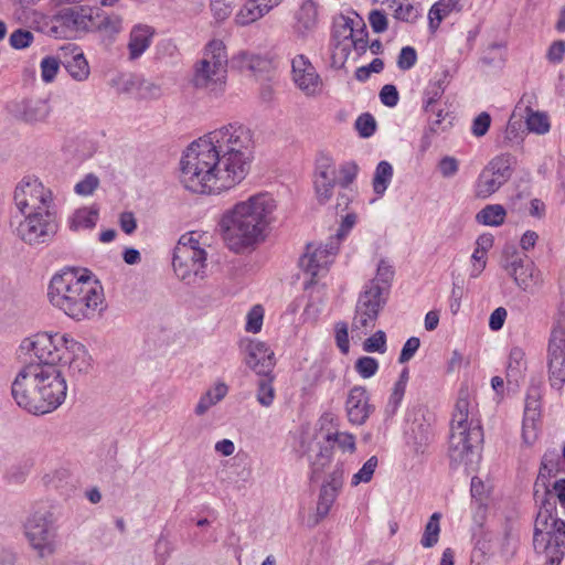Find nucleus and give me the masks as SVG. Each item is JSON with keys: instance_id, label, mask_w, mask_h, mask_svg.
<instances>
[{"instance_id": "f257e3e1", "label": "nucleus", "mask_w": 565, "mask_h": 565, "mask_svg": "<svg viewBox=\"0 0 565 565\" xmlns=\"http://www.w3.org/2000/svg\"><path fill=\"white\" fill-rule=\"evenodd\" d=\"M252 131L228 124L192 141L180 161V179L194 193L218 194L245 179L253 158Z\"/></svg>"}, {"instance_id": "f03ea898", "label": "nucleus", "mask_w": 565, "mask_h": 565, "mask_svg": "<svg viewBox=\"0 0 565 565\" xmlns=\"http://www.w3.org/2000/svg\"><path fill=\"white\" fill-rule=\"evenodd\" d=\"M47 299L76 322L94 320L107 308L103 285L87 269L64 268L55 273L47 287Z\"/></svg>"}, {"instance_id": "7ed1b4c3", "label": "nucleus", "mask_w": 565, "mask_h": 565, "mask_svg": "<svg viewBox=\"0 0 565 565\" xmlns=\"http://www.w3.org/2000/svg\"><path fill=\"white\" fill-rule=\"evenodd\" d=\"M276 207L274 198L262 192L226 210L218 221L220 234L226 247L241 254L264 242Z\"/></svg>"}, {"instance_id": "20e7f679", "label": "nucleus", "mask_w": 565, "mask_h": 565, "mask_svg": "<svg viewBox=\"0 0 565 565\" xmlns=\"http://www.w3.org/2000/svg\"><path fill=\"white\" fill-rule=\"evenodd\" d=\"M15 403L33 415H44L63 404L67 384L60 366L24 365L11 387Z\"/></svg>"}, {"instance_id": "39448f33", "label": "nucleus", "mask_w": 565, "mask_h": 565, "mask_svg": "<svg viewBox=\"0 0 565 565\" xmlns=\"http://www.w3.org/2000/svg\"><path fill=\"white\" fill-rule=\"evenodd\" d=\"M483 431L477 416V406L467 386L461 387L452 412L448 455L456 467L467 471L477 468L481 460Z\"/></svg>"}, {"instance_id": "423d86ee", "label": "nucleus", "mask_w": 565, "mask_h": 565, "mask_svg": "<svg viewBox=\"0 0 565 565\" xmlns=\"http://www.w3.org/2000/svg\"><path fill=\"white\" fill-rule=\"evenodd\" d=\"M227 65L225 43L220 39L209 41L202 50L201 58L193 65V86L212 94L223 93L227 82Z\"/></svg>"}, {"instance_id": "0eeeda50", "label": "nucleus", "mask_w": 565, "mask_h": 565, "mask_svg": "<svg viewBox=\"0 0 565 565\" xmlns=\"http://www.w3.org/2000/svg\"><path fill=\"white\" fill-rule=\"evenodd\" d=\"M359 164L353 161H344L340 164L329 156L320 154L316 159L312 175L313 191L319 204H327L334 195V188H350L358 179Z\"/></svg>"}, {"instance_id": "6e6552de", "label": "nucleus", "mask_w": 565, "mask_h": 565, "mask_svg": "<svg viewBox=\"0 0 565 565\" xmlns=\"http://www.w3.org/2000/svg\"><path fill=\"white\" fill-rule=\"evenodd\" d=\"M68 334L39 332L23 342L31 351V361L26 365L60 366L66 354Z\"/></svg>"}, {"instance_id": "1a4fd4ad", "label": "nucleus", "mask_w": 565, "mask_h": 565, "mask_svg": "<svg viewBox=\"0 0 565 565\" xmlns=\"http://www.w3.org/2000/svg\"><path fill=\"white\" fill-rule=\"evenodd\" d=\"M14 234L25 244L36 245L49 242L56 233L57 225L50 210L21 214L11 221Z\"/></svg>"}, {"instance_id": "9d476101", "label": "nucleus", "mask_w": 565, "mask_h": 565, "mask_svg": "<svg viewBox=\"0 0 565 565\" xmlns=\"http://www.w3.org/2000/svg\"><path fill=\"white\" fill-rule=\"evenodd\" d=\"M382 294L383 288L372 282L359 296L351 322L353 339H362L375 327L380 311L385 303Z\"/></svg>"}, {"instance_id": "9b49d317", "label": "nucleus", "mask_w": 565, "mask_h": 565, "mask_svg": "<svg viewBox=\"0 0 565 565\" xmlns=\"http://www.w3.org/2000/svg\"><path fill=\"white\" fill-rule=\"evenodd\" d=\"M13 201L20 214L50 210L53 193L38 178L26 175L17 184Z\"/></svg>"}, {"instance_id": "f8f14e48", "label": "nucleus", "mask_w": 565, "mask_h": 565, "mask_svg": "<svg viewBox=\"0 0 565 565\" xmlns=\"http://www.w3.org/2000/svg\"><path fill=\"white\" fill-rule=\"evenodd\" d=\"M511 174V158L509 154L492 158L477 177L473 183V195L480 200L489 199L508 182Z\"/></svg>"}, {"instance_id": "ddd939ff", "label": "nucleus", "mask_w": 565, "mask_h": 565, "mask_svg": "<svg viewBox=\"0 0 565 565\" xmlns=\"http://www.w3.org/2000/svg\"><path fill=\"white\" fill-rule=\"evenodd\" d=\"M338 250L337 239H329L324 244H307L306 250L299 259V266L306 275L310 276V284H315L329 271Z\"/></svg>"}, {"instance_id": "4468645a", "label": "nucleus", "mask_w": 565, "mask_h": 565, "mask_svg": "<svg viewBox=\"0 0 565 565\" xmlns=\"http://www.w3.org/2000/svg\"><path fill=\"white\" fill-rule=\"evenodd\" d=\"M25 534L31 546L41 557L55 551L56 529L51 513L34 514L25 524Z\"/></svg>"}, {"instance_id": "2eb2a0df", "label": "nucleus", "mask_w": 565, "mask_h": 565, "mask_svg": "<svg viewBox=\"0 0 565 565\" xmlns=\"http://www.w3.org/2000/svg\"><path fill=\"white\" fill-rule=\"evenodd\" d=\"M94 30L92 9L85 7L67 8L61 10L53 18L51 33L55 38H67L72 33L89 32Z\"/></svg>"}, {"instance_id": "dca6fc26", "label": "nucleus", "mask_w": 565, "mask_h": 565, "mask_svg": "<svg viewBox=\"0 0 565 565\" xmlns=\"http://www.w3.org/2000/svg\"><path fill=\"white\" fill-rule=\"evenodd\" d=\"M548 377L551 386L561 391L565 383V318L553 329L548 344Z\"/></svg>"}, {"instance_id": "f3484780", "label": "nucleus", "mask_w": 565, "mask_h": 565, "mask_svg": "<svg viewBox=\"0 0 565 565\" xmlns=\"http://www.w3.org/2000/svg\"><path fill=\"white\" fill-rule=\"evenodd\" d=\"M291 81L307 97L319 96L323 82L308 56L298 54L291 60Z\"/></svg>"}, {"instance_id": "a211bd4d", "label": "nucleus", "mask_w": 565, "mask_h": 565, "mask_svg": "<svg viewBox=\"0 0 565 565\" xmlns=\"http://www.w3.org/2000/svg\"><path fill=\"white\" fill-rule=\"evenodd\" d=\"M172 265L175 275L186 281L194 282L196 278L202 279L206 267V252H195L183 247H175Z\"/></svg>"}, {"instance_id": "6ab92c4d", "label": "nucleus", "mask_w": 565, "mask_h": 565, "mask_svg": "<svg viewBox=\"0 0 565 565\" xmlns=\"http://www.w3.org/2000/svg\"><path fill=\"white\" fill-rule=\"evenodd\" d=\"M505 269L523 291L533 292L544 284L543 274L533 262L525 263L518 257L507 264Z\"/></svg>"}, {"instance_id": "aec40b11", "label": "nucleus", "mask_w": 565, "mask_h": 565, "mask_svg": "<svg viewBox=\"0 0 565 565\" xmlns=\"http://www.w3.org/2000/svg\"><path fill=\"white\" fill-rule=\"evenodd\" d=\"M245 363L256 374L267 377L275 366V354L265 342L252 340L245 345Z\"/></svg>"}, {"instance_id": "412c9836", "label": "nucleus", "mask_w": 565, "mask_h": 565, "mask_svg": "<svg viewBox=\"0 0 565 565\" xmlns=\"http://www.w3.org/2000/svg\"><path fill=\"white\" fill-rule=\"evenodd\" d=\"M373 411L366 388L361 385L353 386L345 401L348 419L353 425H362Z\"/></svg>"}, {"instance_id": "4be33fe9", "label": "nucleus", "mask_w": 565, "mask_h": 565, "mask_svg": "<svg viewBox=\"0 0 565 565\" xmlns=\"http://www.w3.org/2000/svg\"><path fill=\"white\" fill-rule=\"evenodd\" d=\"M156 29L146 23L135 24L128 35L127 52L130 62L139 60L151 46Z\"/></svg>"}, {"instance_id": "5701e85b", "label": "nucleus", "mask_w": 565, "mask_h": 565, "mask_svg": "<svg viewBox=\"0 0 565 565\" xmlns=\"http://www.w3.org/2000/svg\"><path fill=\"white\" fill-rule=\"evenodd\" d=\"M294 30L301 36L312 34L319 24V4L315 0H302L294 13Z\"/></svg>"}, {"instance_id": "b1692460", "label": "nucleus", "mask_w": 565, "mask_h": 565, "mask_svg": "<svg viewBox=\"0 0 565 565\" xmlns=\"http://www.w3.org/2000/svg\"><path fill=\"white\" fill-rule=\"evenodd\" d=\"M282 0H246L235 14L236 25H249L276 8Z\"/></svg>"}, {"instance_id": "393cba45", "label": "nucleus", "mask_w": 565, "mask_h": 565, "mask_svg": "<svg viewBox=\"0 0 565 565\" xmlns=\"http://www.w3.org/2000/svg\"><path fill=\"white\" fill-rule=\"evenodd\" d=\"M65 60L63 65L70 76L77 81L84 82L89 77L90 68L84 53L77 46L62 47Z\"/></svg>"}, {"instance_id": "a878e982", "label": "nucleus", "mask_w": 565, "mask_h": 565, "mask_svg": "<svg viewBox=\"0 0 565 565\" xmlns=\"http://www.w3.org/2000/svg\"><path fill=\"white\" fill-rule=\"evenodd\" d=\"M65 364H68L73 373H87L92 369V358L86 348L72 337L68 340L65 358Z\"/></svg>"}, {"instance_id": "bb28decb", "label": "nucleus", "mask_w": 565, "mask_h": 565, "mask_svg": "<svg viewBox=\"0 0 565 565\" xmlns=\"http://www.w3.org/2000/svg\"><path fill=\"white\" fill-rule=\"evenodd\" d=\"M460 0H439L431 6L428 12V29L435 34L441 22L452 12L460 11Z\"/></svg>"}, {"instance_id": "cd10ccee", "label": "nucleus", "mask_w": 565, "mask_h": 565, "mask_svg": "<svg viewBox=\"0 0 565 565\" xmlns=\"http://www.w3.org/2000/svg\"><path fill=\"white\" fill-rule=\"evenodd\" d=\"M388 8L395 20L414 24L422 18V9L413 0H391Z\"/></svg>"}, {"instance_id": "c85d7f7f", "label": "nucleus", "mask_w": 565, "mask_h": 565, "mask_svg": "<svg viewBox=\"0 0 565 565\" xmlns=\"http://www.w3.org/2000/svg\"><path fill=\"white\" fill-rule=\"evenodd\" d=\"M99 210L95 205L77 209L70 215L68 228L74 232L93 230L98 221Z\"/></svg>"}, {"instance_id": "c756f323", "label": "nucleus", "mask_w": 565, "mask_h": 565, "mask_svg": "<svg viewBox=\"0 0 565 565\" xmlns=\"http://www.w3.org/2000/svg\"><path fill=\"white\" fill-rule=\"evenodd\" d=\"M394 169L393 166L382 160L377 163L373 178L372 188L377 196H383L393 180Z\"/></svg>"}, {"instance_id": "7c9ffc66", "label": "nucleus", "mask_w": 565, "mask_h": 565, "mask_svg": "<svg viewBox=\"0 0 565 565\" xmlns=\"http://www.w3.org/2000/svg\"><path fill=\"white\" fill-rule=\"evenodd\" d=\"M507 218V210L501 204H488L476 214V222L484 226L497 227Z\"/></svg>"}, {"instance_id": "2f4dec72", "label": "nucleus", "mask_w": 565, "mask_h": 565, "mask_svg": "<svg viewBox=\"0 0 565 565\" xmlns=\"http://www.w3.org/2000/svg\"><path fill=\"white\" fill-rule=\"evenodd\" d=\"M408 379V371L404 370L399 374L398 380L394 383L392 392L387 399V404L385 406V414L387 416H393L398 411L405 396Z\"/></svg>"}, {"instance_id": "473e14b6", "label": "nucleus", "mask_w": 565, "mask_h": 565, "mask_svg": "<svg viewBox=\"0 0 565 565\" xmlns=\"http://www.w3.org/2000/svg\"><path fill=\"white\" fill-rule=\"evenodd\" d=\"M228 392V387L225 383H216L211 390H209L203 396H201L195 413L203 415L210 407L222 401Z\"/></svg>"}, {"instance_id": "72a5a7b5", "label": "nucleus", "mask_w": 565, "mask_h": 565, "mask_svg": "<svg viewBox=\"0 0 565 565\" xmlns=\"http://www.w3.org/2000/svg\"><path fill=\"white\" fill-rule=\"evenodd\" d=\"M50 115V105L45 100L28 102L24 105L21 117L26 122H39L45 120Z\"/></svg>"}, {"instance_id": "f704fd0d", "label": "nucleus", "mask_w": 565, "mask_h": 565, "mask_svg": "<svg viewBox=\"0 0 565 565\" xmlns=\"http://www.w3.org/2000/svg\"><path fill=\"white\" fill-rule=\"evenodd\" d=\"M526 370L525 352L520 347L511 349L508 360L507 373L509 377L518 379Z\"/></svg>"}, {"instance_id": "c9c22d12", "label": "nucleus", "mask_w": 565, "mask_h": 565, "mask_svg": "<svg viewBox=\"0 0 565 565\" xmlns=\"http://www.w3.org/2000/svg\"><path fill=\"white\" fill-rule=\"evenodd\" d=\"M440 518L441 515L438 512L433 513L429 518L420 540L423 547L429 548L437 544L440 534Z\"/></svg>"}, {"instance_id": "e433bc0d", "label": "nucleus", "mask_w": 565, "mask_h": 565, "mask_svg": "<svg viewBox=\"0 0 565 565\" xmlns=\"http://www.w3.org/2000/svg\"><path fill=\"white\" fill-rule=\"evenodd\" d=\"M122 28V19L118 14H97L94 17V30L106 33H119Z\"/></svg>"}, {"instance_id": "4c0bfd02", "label": "nucleus", "mask_w": 565, "mask_h": 565, "mask_svg": "<svg viewBox=\"0 0 565 565\" xmlns=\"http://www.w3.org/2000/svg\"><path fill=\"white\" fill-rule=\"evenodd\" d=\"M338 495L334 492V490L330 489L329 487H321L319 499L317 502L316 523H318L320 520L324 519L328 515Z\"/></svg>"}, {"instance_id": "58836bf2", "label": "nucleus", "mask_w": 565, "mask_h": 565, "mask_svg": "<svg viewBox=\"0 0 565 565\" xmlns=\"http://www.w3.org/2000/svg\"><path fill=\"white\" fill-rule=\"evenodd\" d=\"M526 127L530 131L544 135L550 131V118L545 113L531 111L526 117Z\"/></svg>"}, {"instance_id": "ea45409f", "label": "nucleus", "mask_w": 565, "mask_h": 565, "mask_svg": "<svg viewBox=\"0 0 565 565\" xmlns=\"http://www.w3.org/2000/svg\"><path fill=\"white\" fill-rule=\"evenodd\" d=\"M273 382L274 376H267L266 379L260 380L258 383L256 398L257 402L264 407L271 406L275 401L276 394Z\"/></svg>"}, {"instance_id": "a19ab883", "label": "nucleus", "mask_w": 565, "mask_h": 565, "mask_svg": "<svg viewBox=\"0 0 565 565\" xmlns=\"http://www.w3.org/2000/svg\"><path fill=\"white\" fill-rule=\"evenodd\" d=\"M379 466V459L376 456L370 457L362 468L352 476L351 486L356 487L360 483H367L372 480L373 475Z\"/></svg>"}, {"instance_id": "79ce46f5", "label": "nucleus", "mask_w": 565, "mask_h": 565, "mask_svg": "<svg viewBox=\"0 0 565 565\" xmlns=\"http://www.w3.org/2000/svg\"><path fill=\"white\" fill-rule=\"evenodd\" d=\"M60 58L55 56L43 57L40 63L41 79L46 84L54 82L60 71Z\"/></svg>"}, {"instance_id": "37998d69", "label": "nucleus", "mask_w": 565, "mask_h": 565, "mask_svg": "<svg viewBox=\"0 0 565 565\" xmlns=\"http://www.w3.org/2000/svg\"><path fill=\"white\" fill-rule=\"evenodd\" d=\"M380 369V363L375 358L372 356H361L354 363L355 372L362 379H371L373 377Z\"/></svg>"}, {"instance_id": "c03bdc74", "label": "nucleus", "mask_w": 565, "mask_h": 565, "mask_svg": "<svg viewBox=\"0 0 565 565\" xmlns=\"http://www.w3.org/2000/svg\"><path fill=\"white\" fill-rule=\"evenodd\" d=\"M204 235L198 231H191L183 234L175 247H183L195 252H205L203 242Z\"/></svg>"}, {"instance_id": "a18cd8bd", "label": "nucleus", "mask_w": 565, "mask_h": 565, "mask_svg": "<svg viewBox=\"0 0 565 565\" xmlns=\"http://www.w3.org/2000/svg\"><path fill=\"white\" fill-rule=\"evenodd\" d=\"M387 350V340L384 331L379 330L366 338L363 342V351L367 353H385Z\"/></svg>"}, {"instance_id": "49530a36", "label": "nucleus", "mask_w": 565, "mask_h": 565, "mask_svg": "<svg viewBox=\"0 0 565 565\" xmlns=\"http://www.w3.org/2000/svg\"><path fill=\"white\" fill-rule=\"evenodd\" d=\"M264 320V308L260 305L254 306L246 317V331L257 333L262 330Z\"/></svg>"}, {"instance_id": "de8ad7c7", "label": "nucleus", "mask_w": 565, "mask_h": 565, "mask_svg": "<svg viewBox=\"0 0 565 565\" xmlns=\"http://www.w3.org/2000/svg\"><path fill=\"white\" fill-rule=\"evenodd\" d=\"M334 338L340 352L348 354L350 351L349 326L345 321H339L334 326Z\"/></svg>"}, {"instance_id": "09e8293b", "label": "nucleus", "mask_w": 565, "mask_h": 565, "mask_svg": "<svg viewBox=\"0 0 565 565\" xmlns=\"http://www.w3.org/2000/svg\"><path fill=\"white\" fill-rule=\"evenodd\" d=\"M34 41V35L31 31L18 29L10 35V45L15 50H23L29 47Z\"/></svg>"}, {"instance_id": "8fccbe9b", "label": "nucleus", "mask_w": 565, "mask_h": 565, "mask_svg": "<svg viewBox=\"0 0 565 565\" xmlns=\"http://www.w3.org/2000/svg\"><path fill=\"white\" fill-rule=\"evenodd\" d=\"M369 24L374 33H384L388 28V19L383 10L374 9L369 12Z\"/></svg>"}, {"instance_id": "3c124183", "label": "nucleus", "mask_w": 565, "mask_h": 565, "mask_svg": "<svg viewBox=\"0 0 565 565\" xmlns=\"http://www.w3.org/2000/svg\"><path fill=\"white\" fill-rule=\"evenodd\" d=\"M327 439L329 441H335L339 447L345 451V452H354L355 451V436L351 433H335V434H329L327 436Z\"/></svg>"}, {"instance_id": "603ef678", "label": "nucleus", "mask_w": 565, "mask_h": 565, "mask_svg": "<svg viewBox=\"0 0 565 565\" xmlns=\"http://www.w3.org/2000/svg\"><path fill=\"white\" fill-rule=\"evenodd\" d=\"M358 222V215L355 213H348L341 221L340 226L335 236H331L329 239H337L338 247L340 248L341 241H343L351 230Z\"/></svg>"}, {"instance_id": "864d4df0", "label": "nucleus", "mask_w": 565, "mask_h": 565, "mask_svg": "<svg viewBox=\"0 0 565 565\" xmlns=\"http://www.w3.org/2000/svg\"><path fill=\"white\" fill-rule=\"evenodd\" d=\"M417 63V52L413 46L402 47L398 58L397 66L402 71H408Z\"/></svg>"}, {"instance_id": "5fc2aeb1", "label": "nucleus", "mask_w": 565, "mask_h": 565, "mask_svg": "<svg viewBox=\"0 0 565 565\" xmlns=\"http://www.w3.org/2000/svg\"><path fill=\"white\" fill-rule=\"evenodd\" d=\"M235 60L238 62L239 67L242 68H248L250 71H255L256 68H260L264 64H266V61L260 57L259 55L248 53V52H241L236 55Z\"/></svg>"}, {"instance_id": "6e6d98bb", "label": "nucleus", "mask_w": 565, "mask_h": 565, "mask_svg": "<svg viewBox=\"0 0 565 565\" xmlns=\"http://www.w3.org/2000/svg\"><path fill=\"white\" fill-rule=\"evenodd\" d=\"M355 127L360 136L367 138L375 132L376 122L371 114H362L355 121Z\"/></svg>"}, {"instance_id": "4d7b16f0", "label": "nucleus", "mask_w": 565, "mask_h": 565, "mask_svg": "<svg viewBox=\"0 0 565 565\" xmlns=\"http://www.w3.org/2000/svg\"><path fill=\"white\" fill-rule=\"evenodd\" d=\"M211 12L217 22H223L232 14V6L224 0H212Z\"/></svg>"}, {"instance_id": "13d9d810", "label": "nucleus", "mask_w": 565, "mask_h": 565, "mask_svg": "<svg viewBox=\"0 0 565 565\" xmlns=\"http://www.w3.org/2000/svg\"><path fill=\"white\" fill-rule=\"evenodd\" d=\"M491 124V117L488 113L483 111L479 114L472 122L471 132L476 137H482L484 136Z\"/></svg>"}, {"instance_id": "bf43d9fd", "label": "nucleus", "mask_w": 565, "mask_h": 565, "mask_svg": "<svg viewBox=\"0 0 565 565\" xmlns=\"http://www.w3.org/2000/svg\"><path fill=\"white\" fill-rule=\"evenodd\" d=\"M565 56V41H554L546 52V58L552 64H559Z\"/></svg>"}, {"instance_id": "052dcab7", "label": "nucleus", "mask_w": 565, "mask_h": 565, "mask_svg": "<svg viewBox=\"0 0 565 565\" xmlns=\"http://www.w3.org/2000/svg\"><path fill=\"white\" fill-rule=\"evenodd\" d=\"M380 100L387 107H395L398 104L399 95L394 85H384L380 92Z\"/></svg>"}, {"instance_id": "680f3d73", "label": "nucleus", "mask_w": 565, "mask_h": 565, "mask_svg": "<svg viewBox=\"0 0 565 565\" xmlns=\"http://www.w3.org/2000/svg\"><path fill=\"white\" fill-rule=\"evenodd\" d=\"M419 345H420V341L417 337H412V338L407 339V341L404 343V345L402 348L401 354L398 356V362L406 363L411 359H413V356L419 349Z\"/></svg>"}, {"instance_id": "e2e57ef3", "label": "nucleus", "mask_w": 565, "mask_h": 565, "mask_svg": "<svg viewBox=\"0 0 565 565\" xmlns=\"http://www.w3.org/2000/svg\"><path fill=\"white\" fill-rule=\"evenodd\" d=\"M98 183L97 177L88 174L75 185V192L81 195H89L96 190Z\"/></svg>"}, {"instance_id": "0e129e2a", "label": "nucleus", "mask_w": 565, "mask_h": 565, "mask_svg": "<svg viewBox=\"0 0 565 565\" xmlns=\"http://www.w3.org/2000/svg\"><path fill=\"white\" fill-rule=\"evenodd\" d=\"M438 167L443 177L450 178L458 172L459 163L456 158L447 156L439 161Z\"/></svg>"}, {"instance_id": "69168bd1", "label": "nucleus", "mask_w": 565, "mask_h": 565, "mask_svg": "<svg viewBox=\"0 0 565 565\" xmlns=\"http://www.w3.org/2000/svg\"><path fill=\"white\" fill-rule=\"evenodd\" d=\"M393 277H394L393 266L388 262L382 259L377 265L376 280L388 286L390 282L392 281Z\"/></svg>"}, {"instance_id": "338daca9", "label": "nucleus", "mask_w": 565, "mask_h": 565, "mask_svg": "<svg viewBox=\"0 0 565 565\" xmlns=\"http://www.w3.org/2000/svg\"><path fill=\"white\" fill-rule=\"evenodd\" d=\"M508 317V311L503 307H498L492 311L489 318V328L492 331H499L502 329L505 319Z\"/></svg>"}, {"instance_id": "774afa93", "label": "nucleus", "mask_w": 565, "mask_h": 565, "mask_svg": "<svg viewBox=\"0 0 565 565\" xmlns=\"http://www.w3.org/2000/svg\"><path fill=\"white\" fill-rule=\"evenodd\" d=\"M471 260H472V270H471L470 276L476 278L486 268L487 254L475 248L472 256H471Z\"/></svg>"}]
</instances>
